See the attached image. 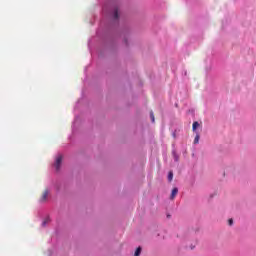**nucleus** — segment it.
Returning a JSON list of instances; mask_svg holds the SVG:
<instances>
[{
  "label": "nucleus",
  "instance_id": "f03ea898",
  "mask_svg": "<svg viewBox=\"0 0 256 256\" xmlns=\"http://www.w3.org/2000/svg\"><path fill=\"white\" fill-rule=\"evenodd\" d=\"M47 197H49V190H44L42 196L40 198V203H45L47 201Z\"/></svg>",
  "mask_w": 256,
  "mask_h": 256
},
{
  "label": "nucleus",
  "instance_id": "9b49d317",
  "mask_svg": "<svg viewBox=\"0 0 256 256\" xmlns=\"http://www.w3.org/2000/svg\"><path fill=\"white\" fill-rule=\"evenodd\" d=\"M175 160H176V161H178V160H179V158H177V157H176V158H175Z\"/></svg>",
  "mask_w": 256,
  "mask_h": 256
},
{
  "label": "nucleus",
  "instance_id": "1a4fd4ad",
  "mask_svg": "<svg viewBox=\"0 0 256 256\" xmlns=\"http://www.w3.org/2000/svg\"><path fill=\"white\" fill-rule=\"evenodd\" d=\"M168 181H173V172L172 171H170L168 173Z\"/></svg>",
  "mask_w": 256,
  "mask_h": 256
},
{
  "label": "nucleus",
  "instance_id": "f257e3e1",
  "mask_svg": "<svg viewBox=\"0 0 256 256\" xmlns=\"http://www.w3.org/2000/svg\"><path fill=\"white\" fill-rule=\"evenodd\" d=\"M61 163H63V156L59 155V156H57L55 164H54L56 171H59V169H61Z\"/></svg>",
  "mask_w": 256,
  "mask_h": 256
},
{
  "label": "nucleus",
  "instance_id": "0eeeda50",
  "mask_svg": "<svg viewBox=\"0 0 256 256\" xmlns=\"http://www.w3.org/2000/svg\"><path fill=\"white\" fill-rule=\"evenodd\" d=\"M150 119L152 123H155V114H153V111L150 112Z\"/></svg>",
  "mask_w": 256,
  "mask_h": 256
},
{
  "label": "nucleus",
  "instance_id": "39448f33",
  "mask_svg": "<svg viewBox=\"0 0 256 256\" xmlns=\"http://www.w3.org/2000/svg\"><path fill=\"white\" fill-rule=\"evenodd\" d=\"M114 19H119V10L117 9L114 10Z\"/></svg>",
  "mask_w": 256,
  "mask_h": 256
},
{
  "label": "nucleus",
  "instance_id": "6e6552de",
  "mask_svg": "<svg viewBox=\"0 0 256 256\" xmlns=\"http://www.w3.org/2000/svg\"><path fill=\"white\" fill-rule=\"evenodd\" d=\"M199 139H200V136L199 134H196L195 138H194V144L197 145V143H199Z\"/></svg>",
  "mask_w": 256,
  "mask_h": 256
},
{
  "label": "nucleus",
  "instance_id": "423d86ee",
  "mask_svg": "<svg viewBox=\"0 0 256 256\" xmlns=\"http://www.w3.org/2000/svg\"><path fill=\"white\" fill-rule=\"evenodd\" d=\"M141 255V247H138L134 253V256H139Z\"/></svg>",
  "mask_w": 256,
  "mask_h": 256
},
{
  "label": "nucleus",
  "instance_id": "9d476101",
  "mask_svg": "<svg viewBox=\"0 0 256 256\" xmlns=\"http://www.w3.org/2000/svg\"><path fill=\"white\" fill-rule=\"evenodd\" d=\"M228 224L231 226V225H233V219L232 218H230L229 220H228Z\"/></svg>",
  "mask_w": 256,
  "mask_h": 256
},
{
  "label": "nucleus",
  "instance_id": "20e7f679",
  "mask_svg": "<svg viewBox=\"0 0 256 256\" xmlns=\"http://www.w3.org/2000/svg\"><path fill=\"white\" fill-rule=\"evenodd\" d=\"M197 127H199V122H193L192 131H197Z\"/></svg>",
  "mask_w": 256,
  "mask_h": 256
},
{
  "label": "nucleus",
  "instance_id": "f8f14e48",
  "mask_svg": "<svg viewBox=\"0 0 256 256\" xmlns=\"http://www.w3.org/2000/svg\"><path fill=\"white\" fill-rule=\"evenodd\" d=\"M45 223H46V222L44 221V222L42 223V225H45Z\"/></svg>",
  "mask_w": 256,
  "mask_h": 256
},
{
  "label": "nucleus",
  "instance_id": "7ed1b4c3",
  "mask_svg": "<svg viewBox=\"0 0 256 256\" xmlns=\"http://www.w3.org/2000/svg\"><path fill=\"white\" fill-rule=\"evenodd\" d=\"M177 193H179V189L173 188L172 192H171V195H170V199L171 200L175 199V197H177Z\"/></svg>",
  "mask_w": 256,
  "mask_h": 256
}]
</instances>
